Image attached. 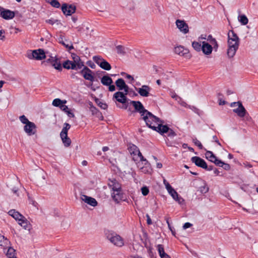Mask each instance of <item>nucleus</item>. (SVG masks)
<instances>
[{
  "label": "nucleus",
  "instance_id": "obj_32",
  "mask_svg": "<svg viewBox=\"0 0 258 258\" xmlns=\"http://www.w3.org/2000/svg\"><path fill=\"white\" fill-rule=\"evenodd\" d=\"M89 105L90 111L92 112L93 115H101V113L96 107L93 105L92 102H89Z\"/></svg>",
  "mask_w": 258,
  "mask_h": 258
},
{
  "label": "nucleus",
  "instance_id": "obj_22",
  "mask_svg": "<svg viewBox=\"0 0 258 258\" xmlns=\"http://www.w3.org/2000/svg\"><path fill=\"white\" fill-rule=\"evenodd\" d=\"M108 186L111 187L113 191L121 189V185L115 179L109 180L108 183Z\"/></svg>",
  "mask_w": 258,
  "mask_h": 258
},
{
  "label": "nucleus",
  "instance_id": "obj_17",
  "mask_svg": "<svg viewBox=\"0 0 258 258\" xmlns=\"http://www.w3.org/2000/svg\"><path fill=\"white\" fill-rule=\"evenodd\" d=\"M125 92L123 93L122 92L118 91L113 95L114 98L118 102L124 104L127 101V98L126 97Z\"/></svg>",
  "mask_w": 258,
  "mask_h": 258
},
{
  "label": "nucleus",
  "instance_id": "obj_47",
  "mask_svg": "<svg viewBox=\"0 0 258 258\" xmlns=\"http://www.w3.org/2000/svg\"><path fill=\"white\" fill-rule=\"evenodd\" d=\"M51 5L56 8H58L60 7V4L57 0H51L50 2Z\"/></svg>",
  "mask_w": 258,
  "mask_h": 258
},
{
  "label": "nucleus",
  "instance_id": "obj_35",
  "mask_svg": "<svg viewBox=\"0 0 258 258\" xmlns=\"http://www.w3.org/2000/svg\"><path fill=\"white\" fill-rule=\"evenodd\" d=\"M206 158L212 162H214L215 160L216 159L217 157L212 152L210 151H207L205 153Z\"/></svg>",
  "mask_w": 258,
  "mask_h": 258
},
{
  "label": "nucleus",
  "instance_id": "obj_36",
  "mask_svg": "<svg viewBox=\"0 0 258 258\" xmlns=\"http://www.w3.org/2000/svg\"><path fill=\"white\" fill-rule=\"evenodd\" d=\"M6 255L7 258H17L16 256L15 250L11 247H9Z\"/></svg>",
  "mask_w": 258,
  "mask_h": 258
},
{
  "label": "nucleus",
  "instance_id": "obj_49",
  "mask_svg": "<svg viewBox=\"0 0 258 258\" xmlns=\"http://www.w3.org/2000/svg\"><path fill=\"white\" fill-rule=\"evenodd\" d=\"M141 191L143 195L144 196H147L149 192V188L146 186L142 187Z\"/></svg>",
  "mask_w": 258,
  "mask_h": 258
},
{
  "label": "nucleus",
  "instance_id": "obj_11",
  "mask_svg": "<svg viewBox=\"0 0 258 258\" xmlns=\"http://www.w3.org/2000/svg\"><path fill=\"white\" fill-rule=\"evenodd\" d=\"M130 104L133 105L135 111L139 112L141 116L147 112V110L145 109L143 105L140 101H130Z\"/></svg>",
  "mask_w": 258,
  "mask_h": 258
},
{
  "label": "nucleus",
  "instance_id": "obj_29",
  "mask_svg": "<svg viewBox=\"0 0 258 258\" xmlns=\"http://www.w3.org/2000/svg\"><path fill=\"white\" fill-rule=\"evenodd\" d=\"M101 83L104 86H108L112 84V79L108 76L105 75L101 79Z\"/></svg>",
  "mask_w": 258,
  "mask_h": 258
},
{
  "label": "nucleus",
  "instance_id": "obj_1",
  "mask_svg": "<svg viewBox=\"0 0 258 258\" xmlns=\"http://www.w3.org/2000/svg\"><path fill=\"white\" fill-rule=\"evenodd\" d=\"M142 119L145 121L146 125L150 128L157 132L159 124H162L163 121L151 112L147 110L146 113L142 116Z\"/></svg>",
  "mask_w": 258,
  "mask_h": 258
},
{
  "label": "nucleus",
  "instance_id": "obj_5",
  "mask_svg": "<svg viewBox=\"0 0 258 258\" xmlns=\"http://www.w3.org/2000/svg\"><path fill=\"white\" fill-rule=\"evenodd\" d=\"M228 45L230 47H239V38L237 34L233 31H229L228 34Z\"/></svg>",
  "mask_w": 258,
  "mask_h": 258
},
{
  "label": "nucleus",
  "instance_id": "obj_43",
  "mask_svg": "<svg viewBox=\"0 0 258 258\" xmlns=\"http://www.w3.org/2000/svg\"><path fill=\"white\" fill-rule=\"evenodd\" d=\"M163 183L165 185L168 192L171 191L173 189V188L170 185L169 182L165 179H164L163 180Z\"/></svg>",
  "mask_w": 258,
  "mask_h": 258
},
{
  "label": "nucleus",
  "instance_id": "obj_10",
  "mask_svg": "<svg viewBox=\"0 0 258 258\" xmlns=\"http://www.w3.org/2000/svg\"><path fill=\"white\" fill-rule=\"evenodd\" d=\"M80 73L85 80L92 82L94 81V77L93 75V72L87 67H84Z\"/></svg>",
  "mask_w": 258,
  "mask_h": 258
},
{
  "label": "nucleus",
  "instance_id": "obj_54",
  "mask_svg": "<svg viewBox=\"0 0 258 258\" xmlns=\"http://www.w3.org/2000/svg\"><path fill=\"white\" fill-rule=\"evenodd\" d=\"M5 33V31L4 30H0V39L2 40H4L5 39V36L4 34Z\"/></svg>",
  "mask_w": 258,
  "mask_h": 258
},
{
  "label": "nucleus",
  "instance_id": "obj_18",
  "mask_svg": "<svg viewBox=\"0 0 258 258\" xmlns=\"http://www.w3.org/2000/svg\"><path fill=\"white\" fill-rule=\"evenodd\" d=\"M136 89L138 90V93L141 96L147 97L149 95V91L151 88L149 86L143 85L141 88L138 89L136 88Z\"/></svg>",
  "mask_w": 258,
  "mask_h": 258
},
{
  "label": "nucleus",
  "instance_id": "obj_62",
  "mask_svg": "<svg viewBox=\"0 0 258 258\" xmlns=\"http://www.w3.org/2000/svg\"><path fill=\"white\" fill-rule=\"evenodd\" d=\"M213 140H214V141H215V142H216V143L218 144V145H219L221 146V144H220V143L219 142V140H218V138L217 137V136H214L213 137Z\"/></svg>",
  "mask_w": 258,
  "mask_h": 258
},
{
  "label": "nucleus",
  "instance_id": "obj_44",
  "mask_svg": "<svg viewBox=\"0 0 258 258\" xmlns=\"http://www.w3.org/2000/svg\"><path fill=\"white\" fill-rule=\"evenodd\" d=\"M96 102L97 103L98 105L100 107H101L102 109H106L107 108V107H108L107 105L105 103H103V102L100 101L99 99H96Z\"/></svg>",
  "mask_w": 258,
  "mask_h": 258
},
{
  "label": "nucleus",
  "instance_id": "obj_15",
  "mask_svg": "<svg viewBox=\"0 0 258 258\" xmlns=\"http://www.w3.org/2000/svg\"><path fill=\"white\" fill-rule=\"evenodd\" d=\"M192 163H194L196 166L204 168H207V164L205 161L201 158L198 156L192 157L191 159Z\"/></svg>",
  "mask_w": 258,
  "mask_h": 258
},
{
  "label": "nucleus",
  "instance_id": "obj_13",
  "mask_svg": "<svg viewBox=\"0 0 258 258\" xmlns=\"http://www.w3.org/2000/svg\"><path fill=\"white\" fill-rule=\"evenodd\" d=\"M24 130L28 136H32L36 133V126L33 122H30L24 126Z\"/></svg>",
  "mask_w": 258,
  "mask_h": 258
},
{
  "label": "nucleus",
  "instance_id": "obj_24",
  "mask_svg": "<svg viewBox=\"0 0 258 258\" xmlns=\"http://www.w3.org/2000/svg\"><path fill=\"white\" fill-rule=\"evenodd\" d=\"M72 58L73 59V62H75L76 65V70L81 69L84 66V62L82 61L80 57L76 54H72Z\"/></svg>",
  "mask_w": 258,
  "mask_h": 258
},
{
  "label": "nucleus",
  "instance_id": "obj_12",
  "mask_svg": "<svg viewBox=\"0 0 258 258\" xmlns=\"http://www.w3.org/2000/svg\"><path fill=\"white\" fill-rule=\"evenodd\" d=\"M76 10V7L74 5H68L63 4L61 6V10L64 15L71 16L74 14Z\"/></svg>",
  "mask_w": 258,
  "mask_h": 258
},
{
  "label": "nucleus",
  "instance_id": "obj_27",
  "mask_svg": "<svg viewBox=\"0 0 258 258\" xmlns=\"http://www.w3.org/2000/svg\"><path fill=\"white\" fill-rule=\"evenodd\" d=\"M62 65L63 67L66 69L76 70V63L72 61L67 60L62 63Z\"/></svg>",
  "mask_w": 258,
  "mask_h": 258
},
{
  "label": "nucleus",
  "instance_id": "obj_16",
  "mask_svg": "<svg viewBox=\"0 0 258 258\" xmlns=\"http://www.w3.org/2000/svg\"><path fill=\"white\" fill-rule=\"evenodd\" d=\"M174 52L176 54L181 56H183L187 58H189L190 57L188 50L184 48L182 46L175 47L174 48Z\"/></svg>",
  "mask_w": 258,
  "mask_h": 258
},
{
  "label": "nucleus",
  "instance_id": "obj_64",
  "mask_svg": "<svg viewBox=\"0 0 258 258\" xmlns=\"http://www.w3.org/2000/svg\"><path fill=\"white\" fill-rule=\"evenodd\" d=\"M226 104V101L224 100H222V99H219V104L220 105H225Z\"/></svg>",
  "mask_w": 258,
  "mask_h": 258
},
{
  "label": "nucleus",
  "instance_id": "obj_41",
  "mask_svg": "<svg viewBox=\"0 0 258 258\" xmlns=\"http://www.w3.org/2000/svg\"><path fill=\"white\" fill-rule=\"evenodd\" d=\"M192 46L194 49L197 51H200L202 50V45H201V44L198 42H192Z\"/></svg>",
  "mask_w": 258,
  "mask_h": 258
},
{
  "label": "nucleus",
  "instance_id": "obj_63",
  "mask_svg": "<svg viewBox=\"0 0 258 258\" xmlns=\"http://www.w3.org/2000/svg\"><path fill=\"white\" fill-rule=\"evenodd\" d=\"M126 78L128 79H130L131 80V81H134V79L133 78V77H132L131 75H128V74H126Z\"/></svg>",
  "mask_w": 258,
  "mask_h": 258
},
{
  "label": "nucleus",
  "instance_id": "obj_3",
  "mask_svg": "<svg viewBox=\"0 0 258 258\" xmlns=\"http://www.w3.org/2000/svg\"><path fill=\"white\" fill-rule=\"evenodd\" d=\"M105 235L107 239L114 245L121 247L124 245L123 238L116 233L113 232L107 231L106 232Z\"/></svg>",
  "mask_w": 258,
  "mask_h": 258
},
{
  "label": "nucleus",
  "instance_id": "obj_60",
  "mask_svg": "<svg viewBox=\"0 0 258 258\" xmlns=\"http://www.w3.org/2000/svg\"><path fill=\"white\" fill-rule=\"evenodd\" d=\"M66 113H67L68 115L70 117H75L74 114L73 112H72L71 111V110H69L68 111H67Z\"/></svg>",
  "mask_w": 258,
  "mask_h": 258
},
{
  "label": "nucleus",
  "instance_id": "obj_33",
  "mask_svg": "<svg viewBox=\"0 0 258 258\" xmlns=\"http://www.w3.org/2000/svg\"><path fill=\"white\" fill-rule=\"evenodd\" d=\"M238 47H231L228 46V48L227 49V54L229 58H232L233 57L235 54V53L238 49Z\"/></svg>",
  "mask_w": 258,
  "mask_h": 258
},
{
  "label": "nucleus",
  "instance_id": "obj_28",
  "mask_svg": "<svg viewBox=\"0 0 258 258\" xmlns=\"http://www.w3.org/2000/svg\"><path fill=\"white\" fill-rule=\"evenodd\" d=\"M8 214L17 221H18V220H19L20 218H23V215L14 209L10 210L8 212Z\"/></svg>",
  "mask_w": 258,
  "mask_h": 258
},
{
  "label": "nucleus",
  "instance_id": "obj_56",
  "mask_svg": "<svg viewBox=\"0 0 258 258\" xmlns=\"http://www.w3.org/2000/svg\"><path fill=\"white\" fill-rule=\"evenodd\" d=\"M146 217H147V223L148 225H151L152 224V220L148 214H146Z\"/></svg>",
  "mask_w": 258,
  "mask_h": 258
},
{
  "label": "nucleus",
  "instance_id": "obj_4",
  "mask_svg": "<svg viewBox=\"0 0 258 258\" xmlns=\"http://www.w3.org/2000/svg\"><path fill=\"white\" fill-rule=\"evenodd\" d=\"M237 105L238 106V107L233 110L234 113H236L240 117H244L246 114L248 115L247 111L240 101L232 102L231 103L230 106L231 107H235Z\"/></svg>",
  "mask_w": 258,
  "mask_h": 258
},
{
  "label": "nucleus",
  "instance_id": "obj_45",
  "mask_svg": "<svg viewBox=\"0 0 258 258\" xmlns=\"http://www.w3.org/2000/svg\"><path fill=\"white\" fill-rule=\"evenodd\" d=\"M192 141L195 145L198 146L200 149H202L203 148L202 143L197 139H193Z\"/></svg>",
  "mask_w": 258,
  "mask_h": 258
},
{
  "label": "nucleus",
  "instance_id": "obj_55",
  "mask_svg": "<svg viewBox=\"0 0 258 258\" xmlns=\"http://www.w3.org/2000/svg\"><path fill=\"white\" fill-rule=\"evenodd\" d=\"M225 170H229L230 169V166L229 164L223 163V164L222 166Z\"/></svg>",
  "mask_w": 258,
  "mask_h": 258
},
{
  "label": "nucleus",
  "instance_id": "obj_23",
  "mask_svg": "<svg viewBox=\"0 0 258 258\" xmlns=\"http://www.w3.org/2000/svg\"><path fill=\"white\" fill-rule=\"evenodd\" d=\"M15 13L9 10H6L4 8L2 11V17L5 20L12 19L15 17Z\"/></svg>",
  "mask_w": 258,
  "mask_h": 258
},
{
  "label": "nucleus",
  "instance_id": "obj_48",
  "mask_svg": "<svg viewBox=\"0 0 258 258\" xmlns=\"http://www.w3.org/2000/svg\"><path fill=\"white\" fill-rule=\"evenodd\" d=\"M152 250H153V248L151 247H149L148 248V253L149 256L150 258H156V257L155 255Z\"/></svg>",
  "mask_w": 258,
  "mask_h": 258
},
{
  "label": "nucleus",
  "instance_id": "obj_8",
  "mask_svg": "<svg viewBox=\"0 0 258 258\" xmlns=\"http://www.w3.org/2000/svg\"><path fill=\"white\" fill-rule=\"evenodd\" d=\"M157 132L160 133L161 135H163L164 133L167 134V136L170 138H173L176 136V134L173 130L170 128L166 125H163L162 124H158V128Z\"/></svg>",
  "mask_w": 258,
  "mask_h": 258
},
{
  "label": "nucleus",
  "instance_id": "obj_51",
  "mask_svg": "<svg viewBox=\"0 0 258 258\" xmlns=\"http://www.w3.org/2000/svg\"><path fill=\"white\" fill-rule=\"evenodd\" d=\"M214 163L218 166L222 167V165L223 164V162H222L221 160L218 159L216 158V160H215V161Z\"/></svg>",
  "mask_w": 258,
  "mask_h": 258
},
{
  "label": "nucleus",
  "instance_id": "obj_30",
  "mask_svg": "<svg viewBox=\"0 0 258 258\" xmlns=\"http://www.w3.org/2000/svg\"><path fill=\"white\" fill-rule=\"evenodd\" d=\"M18 223L22 227H23L25 229H27L29 228V223L26 218L23 216V218H20L18 220Z\"/></svg>",
  "mask_w": 258,
  "mask_h": 258
},
{
  "label": "nucleus",
  "instance_id": "obj_21",
  "mask_svg": "<svg viewBox=\"0 0 258 258\" xmlns=\"http://www.w3.org/2000/svg\"><path fill=\"white\" fill-rule=\"evenodd\" d=\"M213 48L212 45L206 41L202 42V50L204 54L206 55L211 54L212 52Z\"/></svg>",
  "mask_w": 258,
  "mask_h": 258
},
{
  "label": "nucleus",
  "instance_id": "obj_38",
  "mask_svg": "<svg viewBox=\"0 0 258 258\" xmlns=\"http://www.w3.org/2000/svg\"><path fill=\"white\" fill-rule=\"evenodd\" d=\"M60 138L65 147H68L70 146L71 144V140L68 137V135L60 136Z\"/></svg>",
  "mask_w": 258,
  "mask_h": 258
},
{
  "label": "nucleus",
  "instance_id": "obj_61",
  "mask_svg": "<svg viewBox=\"0 0 258 258\" xmlns=\"http://www.w3.org/2000/svg\"><path fill=\"white\" fill-rule=\"evenodd\" d=\"M54 57H50L49 58H48L47 60H46V62L47 63H51V64H52V61H54Z\"/></svg>",
  "mask_w": 258,
  "mask_h": 258
},
{
  "label": "nucleus",
  "instance_id": "obj_7",
  "mask_svg": "<svg viewBox=\"0 0 258 258\" xmlns=\"http://www.w3.org/2000/svg\"><path fill=\"white\" fill-rule=\"evenodd\" d=\"M93 59L102 69L106 71L111 70V67L110 64L100 56H94L93 57Z\"/></svg>",
  "mask_w": 258,
  "mask_h": 258
},
{
  "label": "nucleus",
  "instance_id": "obj_2",
  "mask_svg": "<svg viewBox=\"0 0 258 258\" xmlns=\"http://www.w3.org/2000/svg\"><path fill=\"white\" fill-rule=\"evenodd\" d=\"M128 151L134 161H139L138 167H140V162H144L145 165H149V162L145 158L140 152L139 148L134 144H130L128 148Z\"/></svg>",
  "mask_w": 258,
  "mask_h": 258
},
{
  "label": "nucleus",
  "instance_id": "obj_25",
  "mask_svg": "<svg viewBox=\"0 0 258 258\" xmlns=\"http://www.w3.org/2000/svg\"><path fill=\"white\" fill-rule=\"evenodd\" d=\"M172 198L177 202L179 204H182L184 202V200L181 197H179L178 193L173 188L171 191L168 192Z\"/></svg>",
  "mask_w": 258,
  "mask_h": 258
},
{
  "label": "nucleus",
  "instance_id": "obj_26",
  "mask_svg": "<svg viewBox=\"0 0 258 258\" xmlns=\"http://www.w3.org/2000/svg\"><path fill=\"white\" fill-rule=\"evenodd\" d=\"M157 249L161 258H171L170 256L165 252L163 245L158 244L157 245Z\"/></svg>",
  "mask_w": 258,
  "mask_h": 258
},
{
  "label": "nucleus",
  "instance_id": "obj_42",
  "mask_svg": "<svg viewBox=\"0 0 258 258\" xmlns=\"http://www.w3.org/2000/svg\"><path fill=\"white\" fill-rule=\"evenodd\" d=\"M19 119L22 123L25 124V125H27V124L31 122L24 115L20 116L19 117Z\"/></svg>",
  "mask_w": 258,
  "mask_h": 258
},
{
  "label": "nucleus",
  "instance_id": "obj_14",
  "mask_svg": "<svg viewBox=\"0 0 258 258\" xmlns=\"http://www.w3.org/2000/svg\"><path fill=\"white\" fill-rule=\"evenodd\" d=\"M115 85L119 90H123L125 92V94H127L129 91V87L125 84L124 80L122 78L118 79L115 81Z\"/></svg>",
  "mask_w": 258,
  "mask_h": 258
},
{
  "label": "nucleus",
  "instance_id": "obj_19",
  "mask_svg": "<svg viewBox=\"0 0 258 258\" xmlns=\"http://www.w3.org/2000/svg\"><path fill=\"white\" fill-rule=\"evenodd\" d=\"M111 197L116 203H119L123 198V193L121 189L115 191H113L111 194Z\"/></svg>",
  "mask_w": 258,
  "mask_h": 258
},
{
  "label": "nucleus",
  "instance_id": "obj_52",
  "mask_svg": "<svg viewBox=\"0 0 258 258\" xmlns=\"http://www.w3.org/2000/svg\"><path fill=\"white\" fill-rule=\"evenodd\" d=\"M68 130L63 127L61 132H60V136L68 135Z\"/></svg>",
  "mask_w": 258,
  "mask_h": 258
},
{
  "label": "nucleus",
  "instance_id": "obj_58",
  "mask_svg": "<svg viewBox=\"0 0 258 258\" xmlns=\"http://www.w3.org/2000/svg\"><path fill=\"white\" fill-rule=\"evenodd\" d=\"M108 86H109L108 89L109 91L113 92L115 90V87L114 85L111 84L110 85H108Z\"/></svg>",
  "mask_w": 258,
  "mask_h": 258
},
{
  "label": "nucleus",
  "instance_id": "obj_46",
  "mask_svg": "<svg viewBox=\"0 0 258 258\" xmlns=\"http://www.w3.org/2000/svg\"><path fill=\"white\" fill-rule=\"evenodd\" d=\"M209 42L211 43L210 45L213 46V48L215 50H217L218 47V44L217 43L216 40L215 38H214L213 39H212Z\"/></svg>",
  "mask_w": 258,
  "mask_h": 258
},
{
  "label": "nucleus",
  "instance_id": "obj_34",
  "mask_svg": "<svg viewBox=\"0 0 258 258\" xmlns=\"http://www.w3.org/2000/svg\"><path fill=\"white\" fill-rule=\"evenodd\" d=\"M56 70L60 71L62 70L61 64L59 60L56 57H54V61H52L51 64Z\"/></svg>",
  "mask_w": 258,
  "mask_h": 258
},
{
  "label": "nucleus",
  "instance_id": "obj_31",
  "mask_svg": "<svg viewBox=\"0 0 258 258\" xmlns=\"http://www.w3.org/2000/svg\"><path fill=\"white\" fill-rule=\"evenodd\" d=\"M10 244L9 240L5 237L0 234V246L5 248L8 247Z\"/></svg>",
  "mask_w": 258,
  "mask_h": 258
},
{
  "label": "nucleus",
  "instance_id": "obj_59",
  "mask_svg": "<svg viewBox=\"0 0 258 258\" xmlns=\"http://www.w3.org/2000/svg\"><path fill=\"white\" fill-rule=\"evenodd\" d=\"M59 43H60L61 44H62L63 46H64L66 48H68V47H69V45L68 44H66V43H64L63 41V40H62V37H60L59 39Z\"/></svg>",
  "mask_w": 258,
  "mask_h": 258
},
{
  "label": "nucleus",
  "instance_id": "obj_6",
  "mask_svg": "<svg viewBox=\"0 0 258 258\" xmlns=\"http://www.w3.org/2000/svg\"><path fill=\"white\" fill-rule=\"evenodd\" d=\"M29 59L36 60H42L46 57L45 53L43 49H38L32 51L30 54H28Z\"/></svg>",
  "mask_w": 258,
  "mask_h": 258
},
{
  "label": "nucleus",
  "instance_id": "obj_9",
  "mask_svg": "<svg viewBox=\"0 0 258 258\" xmlns=\"http://www.w3.org/2000/svg\"><path fill=\"white\" fill-rule=\"evenodd\" d=\"M175 24L182 33L186 34L189 32L188 25L184 20L177 19L175 21Z\"/></svg>",
  "mask_w": 258,
  "mask_h": 258
},
{
  "label": "nucleus",
  "instance_id": "obj_37",
  "mask_svg": "<svg viewBox=\"0 0 258 258\" xmlns=\"http://www.w3.org/2000/svg\"><path fill=\"white\" fill-rule=\"evenodd\" d=\"M67 103V101L64 100H62L59 98L54 99L52 103V105L56 107H59L62 105V104H66Z\"/></svg>",
  "mask_w": 258,
  "mask_h": 258
},
{
  "label": "nucleus",
  "instance_id": "obj_53",
  "mask_svg": "<svg viewBox=\"0 0 258 258\" xmlns=\"http://www.w3.org/2000/svg\"><path fill=\"white\" fill-rule=\"evenodd\" d=\"M60 108L61 110L64 111L65 112H67V111H68L69 110L68 107L67 105H64V104H62V105L60 106Z\"/></svg>",
  "mask_w": 258,
  "mask_h": 258
},
{
  "label": "nucleus",
  "instance_id": "obj_57",
  "mask_svg": "<svg viewBox=\"0 0 258 258\" xmlns=\"http://www.w3.org/2000/svg\"><path fill=\"white\" fill-rule=\"evenodd\" d=\"M191 226H192V224H191V223H189V222H186V223H185L183 225V228L184 229H187V228H188L190 227Z\"/></svg>",
  "mask_w": 258,
  "mask_h": 258
},
{
  "label": "nucleus",
  "instance_id": "obj_40",
  "mask_svg": "<svg viewBox=\"0 0 258 258\" xmlns=\"http://www.w3.org/2000/svg\"><path fill=\"white\" fill-rule=\"evenodd\" d=\"M116 49L117 50V52L118 54H120L122 55H124L126 53V50H127V48H124L122 45H118L116 47Z\"/></svg>",
  "mask_w": 258,
  "mask_h": 258
},
{
  "label": "nucleus",
  "instance_id": "obj_39",
  "mask_svg": "<svg viewBox=\"0 0 258 258\" xmlns=\"http://www.w3.org/2000/svg\"><path fill=\"white\" fill-rule=\"evenodd\" d=\"M239 21L242 25H246L248 22V20L246 16L244 15H240L239 17Z\"/></svg>",
  "mask_w": 258,
  "mask_h": 258
},
{
  "label": "nucleus",
  "instance_id": "obj_20",
  "mask_svg": "<svg viewBox=\"0 0 258 258\" xmlns=\"http://www.w3.org/2000/svg\"><path fill=\"white\" fill-rule=\"evenodd\" d=\"M81 199L86 203L93 207H95L97 205V202L94 198L83 195L81 196Z\"/></svg>",
  "mask_w": 258,
  "mask_h": 258
},
{
  "label": "nucleus",
  "instance_id": "obj_50",
  "mask_svg": "<svg viewBox=\"0 0 258 258\" xmlns=\"http://www.w3.org/2000/svg\"><path fill=\"white\" fill-rule=\"evenodd\" d=\"M209 191V187L207 185H205L200 187V191L202 193H206Z\"/></svg>",
  "mask_w": 258,
  "mask_h": 258
}]
</instances>
